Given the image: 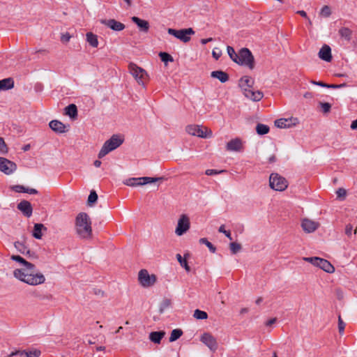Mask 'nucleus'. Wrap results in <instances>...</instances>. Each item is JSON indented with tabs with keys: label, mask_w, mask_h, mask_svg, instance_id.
<instances>
[{
	"label": "nucleus",
	"mask_w": 357,
	"mask_h": 357,
	"mask_svg": "<svg viewBox=\"0 0 357 357\" xmlns=\"http://www.w3.org/2000/svg\"><path fill=\"white\" fill-rule=\"evenodd\" d=\"M11 259L22 264L24 266V268H17L13 271L15 278L29 285L33 286L45 282V278L43 273H33L35 268L34 264L26 261L19 255H12Z\"/></svg>",
	"instance_id": "obj_1"
},
{
	"label": "nucleus",
	"mask_w": 357,
	"mask_h": 357,
	"mask_svg": "<svg viewBox=\"0 0 357 357\" xmlns=\"http://www.w3.org/2000/svg\"><path fill=\"white\" fill-rule=\"evenodd\" d=\"M77 235L82 239H89L92 236L91 220L86 213H79L75 222Z\"/></svg>",
	"instance_id": "obj_2"
},
{
	"label": "nucleus",
	"mask_w": 357,
	"mask_h": 357,
	"mask_svg": "<svg viewBox=\"0 0 357 357\" xmlns=\"http://www.w3.org/2000/svg\"><path fill=\"white\" fill-rule=\"evenodd\" d=\"M254 84V80L248 76H244L239 80V86L243 90V94L248 98L253 101H259L264 96L263 93L257 91H254L251 89Z\"/></svg>",
	"instance_id": "obj_3"
},
{
	"label": "nucleus",
	"mask_w": 357,
	"mask_h": 357,
	"mask_svg": "<svg viewBox=\"0 0 357 357\" xmlns=\"http://www.w3.org/2000/svg\"><path fill=\"white\" fill-rule=\"evenodd\" d=\"M123 140L116 135H114L109 139L107 140L98 153V158H102L110 151L117 149L123 144Z\"/></svg>",
	"instance_id": "obj_4"
},
{
	"label": "nucleus",
	"mask_w": 357,
	"mask_h": 357,
	"mask_svg": "<svg viewBox=\"0 0 357 357\" xmlns=\"http://www.w3.org/2000/svg\"><path fill=\"white\" fill-rule=\"evenodd\" d=\"M238 58L236 63L245 66L252 70L255 68V59L252 52L248 48H242L238 53Z\"/></svg>",
	"instance_id": "obj_5"
},
{
	"label": "nucleus",
	"mask_w": 357,
	"mask_h": 357,
	"mask_svg": "<svg viewBox=\"0 0 357 357\" xmlns=\"http://www.w3.org/2000/svg\"><path fill=\"white\" fill-rule=\"evenodd\" d=\"M304 261L317 266L328 273H332L335 271L334 266L326 259L314 257H303Z\"/></svg>",
	"instance_id": "obj_6"
},
{
	"label": "nucleus",
	"mask_w": 357,
	"mask_h": 357,
	"mask_svg": "<svg viewBox=\"0 0 357 357\" xmlns=\"http://www.w3.org/2000/svg\"><path fill=\"white\" fill-rule=\"evenodd\" d=\"M163 178L162 177H157V178H153V177H148V176H144V177H138V178H129L128 179H126L123 181V184L128 186L130 187H136L139 185H144L148 183H155L158 181L162 180Z\"/></svg>",
	"instance_id": "obj_7"
},
{
	"label": "nucleus",
	"mask_w": 357,
	"mask_h": 357,
	"mask_svg": "<svg viewBox=\"0 0 357 357\" xmlns=\"http://www.w3.org/2000/svg\"><path fill=\"white\" fill-rule=\"evenodd\" d=\"M185 130L189 135L201 138H208L212 136L210 129L197 125H189L186 127Z\"/></svg>",
	"instance_id": "obj_8"
},
{
	"label": "nucleus",
	"mask_w": 357,
	"mask_h": 357,
	"mask_svg": "<svg viewBox=\"0 0 357 357\" xmlns=\"http://www.w3.org/2000/svg\"><path fill=\"white\" fill-rule=\"evenodd\" d=\"M270 187L277 191H283L287 186V180L278 174H271L269 178Z\"/></svg>",
	"instance_id": "obj_9"
},
{
	"label": "nucleus",
	"mask_w": 357,
	"mask_h": 357,
	"mask_svg": "<svg viewBox=\"0 0 357 357\" xmlns=\"http://www.w3.org/2000/svg\"><path fill=\"white\" fill-rule=\"evenodd\" d=\"M167 32L169 34L174 36L183 43H188L190 40L191 35L195 34V31L192 28L183 29H168Z\"/></svg>",
	"instance_id": "obj_10"
},
{
	"label": "nucleus",
	"mask_w": 357,
	"mask_h": 357,
	"mask_svg": "<svg viewBox=\"0 0 357 357\" xmlns=\"http://www.w3.org/2000/svg\"><path fill=\"white\" fill-rule=\"evenodd\" d=\"M129 70L131 75L135 77L136 81L142 85H144V82L146 79L147 74L146 71L140 67H138L135 63L129 65Z\"/></svg>",
	"instance_id": "obj_11"
},
{
	"label": "nucleus",
	"mask_w": 357,
	"mask_h": 357,
	"mask_svg": "<svg viewBox=\"0 0 357 357\" xmlns=\"http://www.w3.org/2000/svg\"><path fill=\"white\" fill-rule=\"evenodd\" d=\"M190 218L187 215L182 214L178 220L175 233L177 236H182L190 229Z\"/></svg>",
	"instance_id": "obj_12"
},
{
	"label": "nucleus",
	"mask_w": 357,
	"mask_h": 357,
	"mask_svg": "<svg viewBox=\"0 0 357 357\" xmlns=\"http://www.w3.org/2000/svg\"><path fill=\"white\" fill-rule=\"evenodd\" d=\"M138 278L143 287H151L153 285L156 281L155 275H149V272L145 269H142L139 271Z\"/></svg>",
	"instance_id": "obj_13"
},
{
	"label": "nucleus",
	"mask_w": 357,
	"mask_h": 357,
	"mask_svg": "<svg viewBox=\"0 0 357 357\" xmlns=\"http://www.w3.org/2000/svg\"><path fill=\"white\" fill-rule=\"evenodd\" d=\"M16 169L17 165L15 162L5 158L0 157V171L7 175H9L13 174Z\"/></svg>",
	"instance_id": "obj_14"
},
{
	"label": "nucleus",
	"mask_w": 357,
	"mask_h": 357,
	"mask_svg": "<svg viewBox=\"0 0 357 357\" xmlns=\"http://www.w3.org/2000/svg\"><path fill=\"white\" fill-rule=\"evenodd\" d=\"M200 340L211 351H215L218 349V342L216 339L208 333H204L202 335Z\"/></svg>",
	"instance_id": "obj_15"
},
{
	"label": "nucleus",
	"mask_w": 357,
	"mask_h": 357,
	"mask_svg": "<svg viewBox=\"0 0 357 357\" xmlns=\"http://www.w3.org/2000/svg\"><path fill=\"white\" fill-rule=\"evenodd\" d=\"M100 22L102 24L105 25L108 28H109L112 30L115 31H120L125 29V25L123 23L118 22L114 19H110V20L102 19L100 20Z\"/></svg>",
	"instance_id": "obj_16"
},
{
	"label": "nucleus",
	"mask_w": 357,
	"mask_h": 357,
	"mask_svg": "<svg viewBox=\"0 0 357 357\" xmlns=\"http://www.w3.org/2000/svg\"><path fill=\"white\" fill-rule=\"evenodd\" d=\"M17 208L26 217L31 216L33 208L29 202L23 200L17 204Z\"/></svg>",
	"instance_id": "obj_17"
},
{
	"label": "nucleus",
	"mask_w": 357,
	"mask_h": 357,
	"mask_svg": "<svg viewBox=\"0 0 357 357\" xmlns=\"http://www.w3.org/2000/svg\"><path fill=\"white\" fill-rule=\"evenodd\" d=\"M319 226V224L318 222L309 219H304L301 223L303 229L307 233L314 231Z\"/></svg>",
	"instance_id": "obj_18"
},
{
	"label": "nucleus",
	"mask_w": 357,
	"mask_h": 357,
	"mask_svg": "<svg viewBox=\"0 0 357 357\" xmlns=\"http://www.w3.org/2000/svg\"><path fill=\"white\" fill-rule=\"evenodd\" d=\"M49 126L54 132L59 134L64 133L68 130L66 126L58 120L51 121Z\"/></svg>",
	"instance_id": "obj_19"
},
{
	"label": "nucleus",
	"mask_w": 357,
	"mask_h": 357,
	"mask_svg": "<svg viewBox=\"0 0 357 357\" xmlns=\"http://www.w3.org/2000/svg\"><path fill=\"white\" fill-rule=\"evenodd\" d=\"M226 149L229 151H241L243 149V143L241 139L235 138L227 142Z\"/></svg>",
	"instance_id": "obj_20"
},
{
	"label": "nucleus",
	"mask_w": 357,
	"mask_h": 357,
	"mask_svg": "<svg viewBox=\"0 0 357 357\" xmlns=\"http://www.w3.org/2000/svg\"><path fill=\"white\" fill-rule=\"evenodd\" d=\"M319 57L323 61L330 62L332 60L331 49L328 45H324L318 53Z\"/></svg>",
	"instance_id": "obj_21"
},
{
	"label": "nucleus",
	"mask_w": 357,
	"mask_h": 357,
	"mask_svg": "<svg viewBox=\"0 0 357 357\" xmlns=\"http://www.w3.org/2000/svg\"><path fill=\"white\" fill-rule=\"evenodd\" d=\"M132 21L137 25L141 31L145 33L148 32L150 26L148 21L142 20L137 17H132Z\"/></svg>",
	"instance_id": "obj_22"
},
{
	"label": "nucleus",
	"mask_w": 357,
	"mask_h": 357,
	"mask_svg": "<svg viewBox=\"0 0 357 357\" xmlns=\"http://www.w3.org/2000/svg\"><path fill=\"white\" fill-rule=\"evenodd\" d=\"M211 76L213 78L218 79L222 83H225L229 80L228 74L222 70L213 71L211 73Z\"/></svg>",
	"instance_id": "obj_23"
},
{
	"label": "nucleus",
	"mask_w": 357,
	"mask_h": 357,
	"mask_svg": "<svg viewBox=\"0 0 357 357\" xmlns=\"http://www.w3.org/2000/svg\"><path fill=\"white\" fill-rule=\"evenodd\" d=\"M165 332L163 331H154L151 332L149 334V339L151 342L155 344H160L161 340L165 337Z\"/></svg>",
	"instance_id": "obj_24"
},
{
	"label": "nucleus",
	"mask_w": 357,
	"mask_h": 357,
	"mask_svg": "<svg viewBox=\"0 0 357 357\" xmlns=\"http://www.w3.org/2000/svg\"><path fill=\"white\" fill-rule=\"evenodd\" d=\"M47 230V228L41 223L34 225L32 235L36 239H41L43 236L42 230Z\"/></svg>",
	"instance_id": "obj_25"
},
{
	"label": "nucleus",
	"mask_w": 357,
	"mask_h": 357,
	"mask_svg": "<svg viewBox=\"0 0 357 357\" xmlns=\"http://www.w3.org/2000/svg\"><path fill=\"white\" fill-rule=\"evenodd\" d=\"M14 82L12 78H6L0 80V91H6L13 88Z\"/></svg>",
	"instance_id": "obj_26"
},
{
	"label": "nucleus",
	"mask_w": 357,
	"mask_h": 357,
	"mask_svg": "<svg viewBox=\"0 0 357 357\" xmlns=\"http://www.w3.org/2000/svg\"><path fill=\"white\" fill-rule=\"evenodd\" d=\"M339 35L347 41H350L352 36V31L347 27H342L339 29Z\"/></svg>",
	"instance_id": "obj_27"
},
{
	"label": "nucleus",
	"mask_w": 357,
	"mask_h": 357,
	"mask_svg": "<svg viewBox=\"0 0 357 357\" xmlns=\"http://www.w3.org/2000/svg\"><path fill=\"white\" fill-rule=\"evenodd\" d=\"M87 43L93 47H97L98 45V36L92 32H88L86 34Z\"/></svg>",
	"instance_id": "obj_28"
},
{
	"label": "nucleus",
	"mask_w": 357,
	"mask_h": 357,
	"mask_svg": "<svg viewBox=\"0 0 357 357\" xmlns=\"http://www.w3.org/2000/svg\"><path fill=\"white\" fill-rule=\"evenodd\" d=\"M41 351L36 349L22 350V353L20 354V357H39Z\"/></svg>",
	"instance_id": "obj_29"
},
{
	"label": "nucleus",
	"mask_w": 357,
	"mask_h": 357,
	"mask_svg": "<svg viewBox=\"0 0 357 357\" xmlns=\"http://www.w3.org/2000/svg\"><path fill=\"white\" fill-rule=\"evenodd\" d=\"M14 246L20 253L23 255L30 254L29 248L23 242L16 241L14 243Z\"/></svg>",
	"instance_id": "obj_30"
},
{
	"label": "nucleus",
	"mask_w": 357,
	"mask_h": 357,
	"mask_svg": "<svg viewBox=\"0 0 357 357\" xmlns=\"http://www.w3.org/2000/svg\"><path fill=\"white\" fill-rule=\"evenodd\" d=\"M188 256H189L188 254H185L184 259H183L180 254L176 255V259H177L178 261L179 262L180 265L182 267H183L187 272L190 271V267L188 266L187 260H186V259Z\"/></svg>",
	"instance_id": "obj_31"
},
{
	"label": "nucleus",
	"mask_w": 357,
	"mask_h": 357,
	"mask_svg": "<svg viewBox=\"0 0 357 357\" xmlns=\"http://www.w3.org/2000/svg\"><path fill=\"white\" fill-rule=\"evenodd\" d=\"M66 114L71 118H75L77 116V109L75 105L70 104L65 108Z\"/></svg>",
	"instance_id": "obj_32"
},
{
	"label": "nucleus",
	"mask_w": 357,
	"mask_h": 357,
	"mask_svg": "<svg viewBox=\"0 0 357 357\" xmlns=\"http://www.w3.org/2000/svg\"><path fill=\"white\" fill-rule=\"evenodd\" d=\"M269 127L267 125L258 123L256 126V132L259 135H266L269 132Z\"/></svg>",
	"instance_id": "obj_33"
},
{
	"label": "nucleus",
	"mask_w": 357,
	"mask_h": 357,
	"mask_svg": "<svg viewBox=\"0 0 357 357\" xmlns=\"http://www.w3.org/2000/svg\"><path fill=\"white\" fill-rule=\"evenodd\" d=\"M183 335V331L181 329H174L169 337V342H172L178 340Z\"/></svg>",
	"instance_id": "obj_34"
},
{
	"label": "nucleus",
	"mask_w": 357,
	"mask_h": 357,
	"mask_svg": "<svg viewBox=\"0 0 357 357\" xmlns=\"http://www.w3.org/2000/svg\"><path fill=\"white\" fill-rule=\"evenodd\" d=\"M172 301L169 298H164L160 305V313H162L165 310L171 306Z\"/></svg>",
	"instance_id": "obj_35"
},
{
	"label": "nucleus",
	"mask_w": 357,
	"mask_h": 357,
	"mask_svg": "<svg viewBox=\"0 0 357 357\" xmlns=\"http://www.w3.org/2000/svg\"><path fill=\"white\" fill-rule=\"evenodd\" d=\"M227 54L230 59L235 63L238 62L237 59L238 58V54L236 53L234 49L231 46H227Z\"/></svg>",
	"instance_id": "obj_36"
},
{
	"label": "nucleus",
	"mask_w": 357,
	"mask_h": 357,
	"mask_svg": "<svg viewBox=\"0 0 357 357\" xmlns=\"http://www.w3.org/2000/svg\"><path fill=\"white\" fill-rule=\"evenodd\" d=\"M289 120L287 119H280L275 121V126L279 128H286L289 127Z\"/></svg>",
	"instance_id": "obj_37"
},
{
	"label": "nucleus",
	"mask_w": 357,
	"mask_h": 357,
	"mask_svg": "<svg viewBox=\"0 0 357 357\" xmlns=\"http://www.w3.org/2000/svg\"><path fill=\"white\" fill-rule=\"evenodd\" d=\"M193 316L197 319H206L208 318V314L206 312L198 309L195 310Z\"/></svg>",
	"instance_id": "obj_38"
},
{
	"label": "nucleus",
	"mask_w": 357,
	"mask_h": 357,
	"mask_svg": "<svg viewBox=\"0 0 357 357\" xmlns=\"http://www.w3.org/2000/svg\"><path fill=\"white\" fill-rule=\"evenodd\" d=\"M199 243L202 244L206 245L212 253L215 252V251H216L215 247L211 242H209L206 238H200Z\"/></svg>",
	"instance_id": "obj_39"
},
{
	"label": "nucleus",
	"mask_w": 357,
	"mask_h": 357,
	"mask_svg": "<svg viewBox=\"0 0 357 357\" xmlns=\"http://www.w3.org/2000/svg\"><path fill=\"white\" fill-rule=\"evenodd\" d=\"M159 56L162 61L167 63L168 62H172L174 61L173 57L167 52H160Z\"/></svg>",
	"instance_id": "obj_40"
},
{
	"label": "nucleus",
	"mask_w": 357,
	"mask_h": 357,
	"mask_svg": "<svg viewBox=\"0 0 357 357\" xmlns=\"http://www.w3.org/2000/svg\"><path fill=\"white\" fill-rule=\"evenodd\" d=\"M98 199V195L97 193L96 192V191L94 190H92L89 195V197H88V204L89 205H92L93 204H94L95 202H96Z\"/></svg>",
	"instance_id": "obj_41"
},
{
	"label": "nucleus",
	"mask_w": 357,
	"mask_h": 357,
	"mask_svg": "<svg viewBox=\"0 0 357 357\" xmlns=\"http://www.w3.org/2000/svg\"><path fill=\"white\" fill-rule=\"evenodd\" d=\"M320 15L324 17H328L331 15V10L328 6H324L320 11Z\"/></svg>",
	"instance_id": "obj_42"
},
{
	"label": "nucleus",
	"mask_w": 357,
	"mask_h": 357,
	"mask_svg": "<svg viewBox=\"0 0 357 357\" xmlns=\"http://www.w3.org/2000/svg\"><path fill=\"white\" fill-rule=\"evenodd\" d=\"M229 247L232 254H236L241 249V245L236 242L231 243Z\"/></svg>",
	"instance_id": "obj_43"
},
{
	"label": "nucleus",
	"mask_w": 357,
	"mask_h": 357,
	"mask_svg": "<svg viewBox=\"0 0 357 357\" xmlns=\"http://www.w3.org/2000/svg\"><path fill=\"white\" fill-rule=\"evenodd\" d=\"M345 323L343 321V320L341 318V316H338V331L340 335H343L344 332L345 328Z\"/></svg>",
	"instance_id": "obj_44"
},
{
	"label": "nucleus",
	"mask_w": 357,
	"mask_h": 357,
	"mask_svg": "<svg viewBox=\"0 0 357 357\" xmlns=\"http://www.w3.org/2000/svg\"><path fill=\"white\" fill-rule=\"evenodd\" d=\"M212 55H213V57L215 59V60H218L219 59V58L222 55V51L220 49H219L218 47H215L213 51H212Z\"/></svg>",
	"instance_id": "obj_45"
},
{
	"label": "nucleus",
	"mask_w": 357,
	"mask_h": 357,
	"mask_svg": "<svg viewBox=\"0 0 357 357\" xmlns=\"http://www.w3.org/2000/svg\"><path fill=\"white\" fill-rule=\"evenodd\" d=\"M218 231L224 234L229 240H232L231 232L225 229V225H221L218 229Z\"/></svg>",
	"instance_id": "obj_46"
},
{
	"label": "nucleus",
	"mask_w": 357,
	"mask_h": 357,
	"mask_svg": "<svg viewBox=\"0 0 357 357\" xmlns=\"http://www.w3.org/2000/svg\"><path fill=\"white\" fill-rule=\"evenodd\" d=\"M225 170H216V169H206V172H205V174L208 176H213V175H216V174H221L222 172H225Z\"/></svg>",
	"instance_id": "obj_47"
},
{
	"label": "nucleus",
	"mask_w": 357,
	"mask_h": 357,
	"mask_svg": "<svg viewBox=\"0 0 357 357\" xmlns=\"http://www.w3.org/2000/svg\"><path fill=\"white\" fill-rule=\"evenodd\" d=\"M0 152L2 153H6L8 152V148L2 137H0Z\"/></svg>",
	"instance_id": "obj_48"
},
{
	"label": "nucleus",
	"mask_w": 357,
	"mask_h": 357,
	"mask_svg": "<svg viewBox=\"0 0 357 357\" xmlns=\"http://www.w3.org/2000/svg\"><path fill=\"white\" fill-rule=\"evenodd\" d=\"M12 190L16 192H25V187L21 185L12 186Z\"/></svg>",
	"instance_id": "obj_49"
},
{
	"label": "nucleus",
	"mask_w": 357,
	"mask_h": 357,
	"mask_svg": "<svg viewBox=\"0 0 357 357\" xmlns=\"http://www.w3.org/2000/svg\"><path fill=\"white\" fill-rule=\"evenodd\" d=\"M320 106L324 113H327L330 111L331 105L328 102H320Z\"/></svg>",
	"instance_id": "obj_50"
},
{
	"label": "nucleus",
	"mask_w": 357,
	"mask_h": 357,
	"mask_svg": "<svg viewBox=\"0 0 357 357\" xmlns=\"http://www.w3.org/2000/svg\"><path fill=\"white\" fill-rule=\"evenodd\" d=\"M70 38H71V36L68 33H66L64 34H62V36L61 37V40L63 43H66L70 40Z\"/></svg>",
	"instance_id": "obj_51"
},
{
	"label": "nucleus",
	"mask_w": 357,
	"mask_h": 357,
	"mask_svg": "<svg viewBox=\"0 0 357 357\" xmlns=\"http://www.w3.org/2000/svg\"><path fill=\"white\" fill-rule=\"evenodd\" d=\"M337 197L340 198V197H344L346 196V190L343 188H339L337 192Z\"/></svg>",
	"instance_id": "obj_52"
},
{
	"label": "nucleus",
	"mask_w": 357,
	"mask_h": 357,
	"mask_svg": "<svg viewBox=\"0 0 357 357\" xmlns=\"http://www.w3.org/2000/svg\"><path fill=\"white\" fill-rule=\"evenodd\" d=\"M352 230H353V227L350 224H348L346 225V227H345V234L348 236H351V233H352Z\"/></svg>",
	"instance_id": "obj_53"
},
{
	"label": "nucleus",
	"mask_w": 357,
	"mask_h": 357,
	"mask_svg": "<svg viewBox=\"0 0 357 357\" xmlns=\"http://www.w3.org/2000/svg\"><path fill=\"white\" fill-rule=\"evenodd\" d=\"M346 84L343 83V84H328V86H326V88H330V89H340V88H343L344 86H346Z\"/></svg>",
	"instance_id": "obj_54"
},
{
	"label": "nucleus",
	"mask_w": 357,
	"mask_h": 357,
	"mask_svg": "<svg viewBox=\"0 0 357 357\" xmlns=\"http://www.w3.org/2000/svg\"><path fill=\"white\" fill-rule=\"evenodd\" d=\"M25 192L31 194V195H36V194H38V192L37 190H36L34 188H29L25 187Z\"/></svg>",
	"instance_id": "obj_55"
},
{
	"label": "nucleus",
	"mask_w": 357,
	"mask_h": 357,
	"mask_svg": "<svg viewBox=\"0 0 357 357\" xmlns=\"http://www.w3.org/2000/svg\"><path fill=\"white\" fill-rule=\"evenodd\" d=\"M310 82L312 84H314V85H317V86H321V87H326L328 86V84H325L322 82H317V81H314V80H311Z\"/></svg>",
	"instance_id": "obj_56"
},
{
	"label": "nucleus",
	"mask_w": 357,
	"mask_h": 357,
	"mask_svg": "<svg viewBox=\"0 0 357 357\" xmlns=\"http://www.w3.org/2000/svg\"><path fill=\"white\" fill-rule=\"evenodd\" d=\"M21 353H22V350H16V351L10 353L8 356L9 357H13L14 356H20Z\"/></svg>",
	"instance_id": "obj_57"
},
{
	"label": "nucleus",
	"mask_w": 357,
	"mask_h": 357,
	"mask_svg": "<svg viewBox=\"0 0 357 357\" xmlns=\"http://www.w3.org/2000/svg\"><path fill=\"white\" fill-rule=\"evenodd\" d=\"M277 321L276 318H272L266 321V326H271L272 324H275Z\"/></svg>",
	"instance_id": "obj_58"
},
{
	"label": "nucleus",
	"mask_w": 357,
	"mask_h": 357,
	"mask_svg": "<svg viewBox=\"0 0 357 357\" xmlns=\"http://www.w3.org/2000/svg\"><path fill=\"white\" fill-rule=\"evenodd\" d=\"M297 14L300 15L301 16H302L303 17L307 19L308 17L307 15V13L304 10H298L296 12Z\"/></svg>",
	"instance_id": "obj_59"
},
{
	"label": "nucleus",
	"mask_w": 357,
	"mask_h": 357,
	"mask_svg": "<svg viewBox=\"0 0 357 357\" xmlns=\"http://www.w3.org/2000/svg\"><path fill=\"white\" fill-rule=\"evenodd\" d=\"M213 39L212 38H203L200 40L201 43L202 45H206V43H208V42H211L212 41Z\"/></svg>",
	"instance_id": "obj_60"
},
{
	"label": "nucleus",
	"mask_w": 357,
	"mask_h": 357,
	"mask_svg": "<svg viewBox=\"0 0 357 357\" xmlns=\"http://www.w3.org/2000/svg\"><path fill=\"white\" fill-rule=\"evenodd\" d=\"M351 128L352 130H357V119L356 120H354V121H352V123L351 124Z\"/></svg>",
	"instance_id": "obj_61"
},
{
	"label": "nucleus",
	"mask_w": 357,
	"mask_h": 357,
	"mask_svg": "<svg viewBox=\"0 0 357 357\" xmlns=\"http://www.w3.org/2000/svg\"><path fill=\"white\" fill-rule=\"evenodd\" d=\"M304 98H307V99L312 98H313V94L312 93H310V92H306L304 94Z\"/></svg>",
	"instance_id": "obj_62"
},
{
	"label": "nucleus",
	"mask_w": 357,
	"mask_h": 357,
	"mask_svg": "<svg viewBox=\"0 0 357 357\" xmlns=\"http://www.w3.org/2000/svg\"><path fill=\"white\" fill-rule=\"evenodd\" d=\"M276 161V157L275 155H273L268 158V162L270 163L275 162Z\"/></svg>",
	"instance_id": "obj_63"
},
{
	"label": "nucleus",
	"mask_w": 357,
	"mask_h": 357,
	"mask_svg": "<svg viewBox=\"0 0 357 357\" xmlns=\"http://www.w3.org/2000/svg\"><path fill=\"white\" fill-rule=\"evenodd\" d=\"M101 164H102L101 161L98 160H95V161H94V163H93V165H94V166H95L96 167H100V165H101Z\"/></svg>",
	"instance_id": "obj_64"
}]
</instances>
